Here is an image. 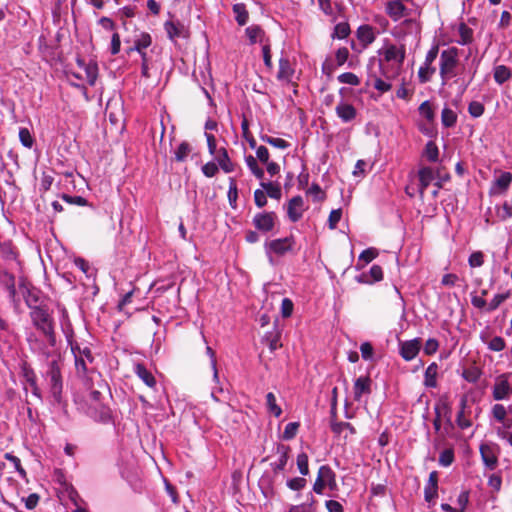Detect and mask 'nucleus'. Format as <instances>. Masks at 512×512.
I'll use <instances>...</instances> for the list:
<instances>
[{
    "label": "nucleus",
    "instance_id": "nucleus-1",
    "mask_svg": "<svg viewBox=\"0 0 512 512\" xmlns=\"http://www.w3.org/2000/svg\"><path fill=\"white\" fill-rule=\"evenodd\" d=\"M33 351L37 352L45 359V381L48 385L49 391L55 401L59 402L63 390L62 380V359L61 355L56 351H49L46 347H37V342H30Z\"/></svg>",
    "mask_w": 512,
    "mask_h": 512
},
{
    "label": "nucleus",
    "instance_id": "nucleus-2",
    "mask_svg": "<svg viewBox=\"0 0 512 512\" xmlns=\"http://www.w3.org/2000/svg\"><path fill=\"white\" fill-rule=\"evenodd\" d=\"M379 68L386 79L396 78L403 66L406 48L404 45H396L385 42L379 49Z\"/></svg>",
    "mask_w": 512,
    "mask_h": 512
},
{
    "label": "nucleus",
    "instance_id": "nucleus-3",
    "mask_svg": "<svg viewBox=\"0 0 512 512\" xmlns=\"http://www.w3.org/2000/svg\"><path fill=\"white\" fill-rule=\"evenodd\" d=\"M66 335L67 343L70 346L74 356V364L76 374L81 379H87L89 374L93 372L90 365L93 363L94 357L88 346H83L73 339V332L68 327L63 328Z\"/></svg>",
    "mask_w": 512,
    "mask_h": 512
},
{
    "label": "nucleus",
    "instance_id": "nucleus-4",
    "mask_svg": "<svg viewBox=\"0 0 512 512\" xmlns=\"http://www.w3.org/2000/svg\"><path fill=\"white\" fill-rule=\"evenodd\" d=\"M459 64V50L456 47H449L442 50L439 60V75L442 85L457 76V67Z\"/></svg>",
    "mask_w": 512,
    "mask_h": 512
},
{
    "label": "nucleus",
    "instance_id": "nucleus-5",
    "mask_svg": "<svg viewBox=\"0 0 512 512\" xmlns=\"http://www.w3.org/2000/svg\"><path fill=\"white\" fill-rule=\"evenodd\" d=\"M30 317L33 325L46 336L49 345L54 347L56 343L54 326L48 311L44 307H34L30 311Z\"/></svg>",
    "mask_w": 512,
    "mask_h": 512
},
{
    "label": "nucleus",
    "instance_id": "nucleus-6",
    "mask_svg": "<svg viewBox=\"0 0 512 512\" xmlns=\"http://www.w3.org/2000/svg\"><path fill=\"white\" fill-rule=\"evenodd\" d=\"M295 246V239L293 236L284 238L273 239L264 243V249L266 256L270 264H274L273 256H284L285 254L292 252Z\"/></svg>",
    "mask_w": 512,
    "mask_h": 512
},
{
    "label": "nucleus",
    "instance_id": "nucleus-7",
    "mask_svg": "<svg viewBox=\"0 0 512 512\" xmlns=\"http://www.w3.org/2000/svg\"><path fill=\"white\" fill-rule=\"evenodd\" d=\"M85 414L96 423L116 425L117 416L107 404L96 403L95 405H86Z\"/></svg>",
    "mask_w": 512,
    "mask_h": 512
},
{
    "label": "nucleus",
    "instance_id": "nucleus-8",
    "mask_svg": "<svg viewBox=\"0 0 512 512\" xmlns=\"http://www.w3.org/2000/svg\"><path fill=\"white\" fill-rule=\"evenodd\" d=\"M508 374H501L496 378L492 395L495 400H504L512 395V386L508 381Z\"/></svg>",
    "mask_w": 512,
    "mask_h": 512
},
{
    "label": "nucleus",
    "instance_id": "nucleus-9",
    "mask_svg": "<svg viewBox=\"0 0 512 512\" xmlns=\"http://www.w3.org/2000/svg\"><path fill=\"white\" fill-rule=\"evenodd\" d=\"M277 216L275 212H261L253 217V225L261 232H270L274 229Z\"/></svg>",
    "mask_w": 512,
    "mask_h": 512
},
{
    "label": "nucleus",
    "instance_id": "nucleus-10",
    "mask_svg": "<svg viewBox=\"0 0 512 512\" xmlns=\"http://www.w3.org/2000/svg\"><path fill=\"white\" fill-rule=\"evenodd\" d=\"M460 409L456 416V424L461 430H466L472 426L471 407L468 405L467 396H462L459 403Z\"/></svg>",
    "mask_w": 512,
    "mask_h": 512
},
{
    "label": "nucleus",
    "instance_id": "nucleus-11",
    "mask_svg": "<svg viewBox=\"0 0 512 512\" xmlns=\"http://www.w3.org/2000/svg\"><path fill=\"white\" fill-rule=\"evenodd\" d=\"M371 386L372 380L369 376H360L356 378L353 385L354 400L360 402L363 396L370 395L372 392Z\"/></svg>",
    "mask_w": 512,
    "mask_h": 512
},
{
    "label": "nucleus",
    "instance_id": "nucleus-12",
    "mask_svg": "<svg viewBox=\"0 0 512 512\" xmlns=\"http://www.w3.org/2000/svg\"><path fill=\"white\" fill-rule=\"evenodd\" d=\"M0 285L8 292L10 301L14 304H18L17 290L15 285V276L8 271H0Z\"/></svg>",
    "mask_w": 512,
    "mask_h": 512
},
{
    "label": "nucleus",
    "instance_id": "nucleus-13",
    "mask_svg": "<svg viewBox=\"0 0 512 512\" xmlns=\"http://www.w3.org/2000/svg\"><path fill=\"white\" fill-rule=\"evenodd\" d=\"M512 183V174L510 172H502L491 185L489 194L490 195H502L510 187Z\"/></svg>",
    "mask_w": 512,
    "mask_h": 512
},
{
    "label": "nucleus",
    "instance_id": "nucleus-14",
    "mask_svg": "<svg viewBox=\"0 0 512 512\" xmlns=\"http://www.w3.org/2000/svg\"><path fill=\"white\" fill-rule=\"evenodd\" d=\"M421 341L419 338L400 343V355L405 361L413 360L419 353Z\"/></svg>",
    "mask_w": 512,
    "mask_h": 512
},
{
    "label": "nucleus",
    "instance_id": "nucleus-15",
    "mask_svg": "<svg viewBox=\"0 0 512 512\" xmlns=\"http://www.w3.org/2000/svg\"><path fill=\"white\" fill-rule=\"evenodd\" d=\"M304 201L301 196H294L291 198L287 205V215L290 221L297 222L299 221L304 212Z\"/></svg>",
    "mask_w": 512,
    "mask_h": 512
},
{
    "label": "nucleus",
    "instance_id": "nucleus-16",
    "mask_svg": "<svg viewBox=\"0 0 512 512\" xmlns=\"http://www.w3.org/2000/svg\"><path fill=\"white\" fill-rule=\"evenodd\" d=\"M335 113L343 123H350L357 117L356 108L345 101H340L335 107Z\"/></svg>",
    "mask_w": 512,
    "mask_h": 512
},
{
    "label": "nucleus",
    "instance_id": "nucleus-17",
    "mask_svg": "<svg viewBox=\"0 0 512 512\" xmlns=\"http://www.w3.org/2000/svg\"><path fill=\"white\" fill-rule=\"evenodd\" d=\"M245 35L247 36L250 44L260 43L264 45L269 38L266 36L265 31L261 26L253 24L245 29Z\"/></svg>",
    "mask_w": 512,
    "mask_h": 512
},
{
    "label": "nucleus",
    "instance_id": "nucleus-18",
    "mask_svg": "<svg viewBox=\"0 0 512 512\" xmlns=\"http://www.w3.org/2000/svg\"><path fill=\"white\" fill-rule=\"evenodd\" d=\"M480 340L487 345L488 349L495 352H500L505 349L506 342L500 336H494L490 338L488 331H482L480 333Z\"/></svg>",
    "mask_w": 512,
    "mask_h": 512
},
{
    "label": "nucleus",
    "instance_id": "nucleus-19",
    "mask_svg": "<svg viewBox=\"0 0 512 512\" xmlns=\"http://www.w3.org/2000/svg\"><path fill=\"white\" fill-rule=\"evenodd\" d=\"M134 373L143 381L145 385H147L151 389H155L157 386V381L152 374L151 371H149L144 364L142 363H136L133 367Z\"/></svg>",
    "mask_w": 512,
    "mask_h": 512
},
{
    "label": "nucleus",
    "instance_id": "nucleus-20",
    "mask_svg": "<svg viewBox=\"0 0 512 512\" xmlns=\"http://www.w3.org/2000/svg\"><path fill=\"white\" fill-rule=\"evenodd\" d=\"M438 496V472L432 471L429 474L427 484L424 489V498L427 502L434 501Z\"/></svg>",
    "mask_w": 512,
    "mask_h": 512
},
{
    "label": "nucleus",
    "instance_id": "nucleus-21",
    "mask_svg": "<svg viewBox=\"0 0 512 512\" xmlns=\"http://www.w3.org/2000/svg\"><path fill=\"white\" fill-rule=\"evenodd\" d=\"M289 451H290V448L288 446H285V445L277 446V453H278L279 457L276 461L270 463V466L275 474H277L285 469L288 459H289Z\"/></svg>",
    "mask_w": 512,
    "mask_h": 512
},
{
    "label": "nucleus",
    "instance_id": "nucleus-22",
    "mask_svg": "<svg viewBox=\"0 0 512 512\" xmlns=\"http://www.w3.org/2000/svg\"><path fill=\"white\" fill-rule=\"evenodd\" d=\"M103 390H109V387L104 380H100L97 383V388H90V392L87 396L86 405H95L96 403H103Z\"/></svg>",
    "mask_w": 512,
    "mask_h": 512
},
{
    "label": "nucleus",
    "instance_id": "nucleus-23",
    "mask_svg": "<svg viewBox=\"0 0 512 512\" xmlns=\"http://www.w3.org/2000/svg\"><path fill=\"white\" fill-rule=\"evenodd\" d=\"M386 13L393 21H399L406 15V7L401 1L391 0L386 4Z\"/></svg>",
    "mask_w": 512,
    "mask_h": 512
},
{
    "label": "nucleus",
    "instance_id": "nucleus-24",
    "mask_svg": "<svg viewBox=\"0 0 512 512\" xmlns=\"http://www.w3.org/2000/svg\"><path fill=\"white\" fill-rule=\"evenodd\" d=\"M164 29L167 33L168 38L175 42L177 38L185 37V28L179 21H166L164 23Z\"/></svg>",
    "mask_w": 512,
    "mask_h": 512
},
{
    "label": "nucleus",
    "instance_id": "nucleus-25",
    "mask_svg": "<svg viewBox=\"0 0 512 512\" xmlns=\"http://www.w3.org/2000/svg\"><path fill=\"white\" fill-rule=\"evenodd\" d=\"M439 372V366L436 362H432L428 365L424 372L423 385L426 388H436L438 386L437 377Z\"/></svg>",
    "mask_w": 512,
    "mask_h": 512
},
{
    "label": "nucleus",
    "instance_id": "nucleus-26",
    "mask_svg": "<svg viewBox=\"0 0 512 512\" xmlns=\"http://www.w3.org/2000/svg\"><path fill=\"white\" fill-rule=\"evenodd\" d=\"M214 157L225 173H231L235 170V164L230 160L228 152L224 147L218 149Z\"/></svg>",
    "mask_w": 512,
    "mask_h": 512
},
{
    "label": "nucleus",
    "instance_id": "nucleus-27",
    "mask_svg": "<svg viewBox=\"0 0 512 512\" xmlns=\"http://www.w3.org/2000/svg\"><path fill=\"white\" fill-rule=\"evenodd\" d=\"M480 454L481 458L483 460L484 465L493 470L496 468V465L498 463V458L496 454L494 453V450L489 445L483 444L480 446Z\"/></svg>",
    "mask_w": 512,
    "mask_h": 512
},
{
    "label": "nucleus",
    "instance_id": "nucleus-28",
    "mask_svg": "<svg viewBox=\"0 0 512 512\" xmlns=\"http://www.w3.org/2000/svg\"><path fill=\"white\" fill-rule=\"evenodd\" d=\"M320 478L323 480L325 486H328L330 490L337 488L336 474L328 465L320 466L318 470Z\"/></svg>",
    "mask_w": 512,
    "mask_h": 512
},
{
    "label": "nucleus",
    "instance_id": "nucleus-29",
    "mask_svg": "<svg viewBox=\"0 0 512 512\" xmlns=\"http://www.w3.org/2000/svg\"><path fill=\"white\" fill-rule=\"evenodd\" d=\"M419 177V190L420 193L423 194L424 191L428 188L431 182L434 180L435 175L434 171L431 167H423L418 172Z\"/></svg>",
    "mask_w": 512,
    "mask_h": 512
},
{
    "label": "nucleus",
    "instance_id": "nucleus-30",
    "mask_svg": "<svg viewBox=\"0 0 512 512\" xmlns=\"http://www.w3.org/2000/svg\"><path fill=\"white\" fill-rule=\"evenodd\" d=\"M357 38L364 46H368L374 42L376 34L371 26L361 25L357 29Z\"/></svg>",
    "mask_w": 512,
    "mask_h": 512
},
{
    "label": "nucleus",
    "instance_id": "nucleus-31",
    "mask_svg": "<svg viewBox=\"0 0 512 512\" xmlns=\"http://www.w3.org/2000/svg\"><path fill=\"white\" fill-rule=\"evenodd\" d=\"M294 74V69L288 58L281 57L279 60V70L277 77L279 80H290Z\"/></svg>",
    "mask_w": 512,
    "mask_h": 512
},
{
    "label": "nucleus",
    "instance_id": "nucleus-32",
    "mask_svg": "<svg viewBox=\"0 0 512 512\" xmlns=\"http://www.w3.org/2000/svg\"><path fill=\"white\" fill-rule=\"evenodd\" d=\"M512 76L510 68L505 65H497L493 69V77L497 84L502 85Z\"/></svg>",
    "mask_w": 512,
    "mask_h": 512
},
{
    "label": "nucleus",
    "instance_id": "nucleus-33",
    "mask_svg": "<svg viewBox=\"0 0 512 512\" xmlns=\"http://www.w3.org/2000/svg\"><path fill=\"white\" fill-rule=\"evenodd\" d=\"M79 66L84 68L85 79L89 85L93 86L98 76V67L95 63L85 64L84 61L78 60Z\"/></svg>",
    "mask_w": 512,
    "mask_h": 512
},
{
    "label": "nucleus",
    "instance_id": "nucleus-34",
    "mask_svg": "<svg viewBox=\"0 0 512 512\" xmlns=\"http://www.w3.org/2000/svg\"><path fill=\"white\" fill-rule=\"evenodd\" d=\"M457 113L449 107H444L441 112V123L445 128H452L457 123Z\"/></svg>",
    "mask_w": 512,
    "mask_h": 512
},
{
    "label": "nucleus",
    "instance_id": "nucleus-35",
    "mask_svg": "<svg viewBox=\"0 0 512 512\" xmlns=\"http://www.w3.org/2000/svg\"><path fill=\"white\" fill-rule=\"evenodd\" d=\"M458 34L457 43L460 45H468L473 41V30L463 22L458 26Z\"/></svg>",
    "mask_w": 512,
    "mask_h": 512
},
{
    "label": "nucleus",
    "instance_id": "nucleus-36",
    "mask_svg": "<svg viewBox=\"0 0 512 512\" xmlns=\"http://www.w3.org/2000/svg\"><path fill=\"white\" fill-rule=\"evenodd\" d=\"M233 13L235 15V20L240 26H244L249 19V13L246 9L245 4L237 3L233 5Z\"/></svg>",
    "mask_w": 512,
    "mask_h": 512
},
{
    "label": "nucleus",
    "instance_id": "nucleus-37",
    "mask_svg": "<svg viewBox=\"0 0 512 512\" xmlns=\"http://www.w3.org/2000/svg\"><path fill=\"white\" fill-rule=\"evenodd\" d=\"M260 186L265 191L266 195L272 199L279 200L282 196L281 187L275 182H260Z\"/></svg>",
    "mask_w": 512,
    "mask_h": 512
},
{
    "label": "nucleus",
    "instance_id": "nucleus-38",
    "mask_svg": "<svg viewBox=\"0 0 512 512\" xmlns=\"http://www.w3.org/2000/svg\"><path fill=\"white\" fill-rule=\"evenodd\" d=\"M319 9L328 17L331 18L332 21H336L337 19V4H333L332 0H317Z\"/></svg>",
    "mask_w": 512,
    "mask_h": 512
},
{
    "label": "nucleus",
    "instance_id": "nucleus-39",
    "mask_svg": "<svg viewBox=\"0 0 512 512\" xmlns=\"http://www.w3.org/2000/svg\"><path fill=\"white\" fill-rule=\"evenodd\" d=\"M315 503L316 500L312 493L308 495L307 502L302 503L300 505H294L290 508L289 512H315Z\"/></svg>",
    "mask_w": 512,
    "mask_h": 512
},
{
    "label": "nucleus",
    "instance_id": "nucleus-40",
    "mask_svg": "<svg viewBox=\"0 0 512 512\" xmlns=\"http://www.w3.org/2000/svg\"><path fill=\"white\" fill-rule=\"evenodd\" d=\"M245 163L251 173L257 178L262 180L264 178V170L258 166L257 159L252 155L245 156Z\"/></svg>",
    "mask_w": 512,
    "mask_h": 512
},
{
    "label": "nucleus",
    "instance_id": "nucleus-41",
    "mask_svg": "<svg viewBox=\"0 0 512 512\" xmlns=\"http://www.w3.org/2000/svg\"><path fill=\"white\" fill-rule=\"evenodd\" d=\"M423 156L429 162H437L439 158V149L434 141H428L425 145Z\"/></svg>",
    "mask_w": 512,
    "mask_h": 512
},
{
    "label": "nucleus",
    "instance_id": "nucleus-42",
    "mask_svg": "<svg viewBox=\"0 0 512 512\" xmlns=\"http://www.w3.org/2000/svg\"><path fill=\"white\" fill-rule=\"evenodd\" d=\"M134 42L136 52H141V50H146L152 44V38L149 33L141 32L139 35H136Z\"/></svg>",
    "mask_w": 512,
    "mask_h": 512
},
{
    "label": "nucleus",
    "instance_id": "nucleus-43",
    "mask_svg": "<svg viewBox=\"0 0 512 512\" xmlns=\"http://www.w3.org/2000/svg\"><path fill=\"white\" fill-rule=\"evenodd\" d=\"M260 139L263 142L268 143L269 145H271L275 148H278V149L285 150L290 147V144L282 138H276V137H271L267 134H262V135H260Z\"/></svg>",
    "mask_w": 512,
    "mask_h": 512
},
{
    "label": "nucleus",
    "instance_id": "nucleus-44",
    "mask_svg": "<svg viewBox=\"0 0 512 512\" xmlns=\"http://www.w3.org/2000/svg\"><path fill=\"white\" fill-rule=\"evenodd\" d=\"M228 201L231 206V208L236 209L237 208V199H238V188L235 178L230 177L229 178V189H228Z\"/></svg>",
    "mask_w": 512,
    "mask_h": 512
},
{
    "label": "nucleus",
    "instance_id": "nucleus-45",
    "mask_svg": "<svg viewBox=\"0 0 512 512\" xmlns=\"http://www.w3.org/2000/svg\"><path fill=\"white\" fill-rule=\"evenodd\" d=\"M418 110L420 115L423 116L428 123H433L435 119V112L430 101L426 100L422 102Z\"/></svg>",
    "mask_w": 512,
    "mask_h": 512
},
{
    "label": "nucleus",
    "instance_id": "nucleus-46",
    "mask_svg": "<svg viewBox=\"0 0 512 512\" xmlns=\"http://www.w3.org/2000/svg\"><path fill=\"white\" fill-rule=\"evenodd\" d=\"M495 211L501 221H506L512 217V203L505 201L501 206L496 205Z\"/></svg>",
    "mask_w": 512,
    "mask_h": 512
},
{
    "label": "nucleus",
    "instance_id": "nucleus-47",
    "mask_svg": "<svg viewBox=\"0 0 512 512\" xmlns=\"http://www.w3.org/2000/svg\"><path fill=\"white\" fill-rule=\"evenodd\" d=\"M481 370L478 367L472 366L466 368L462 372V377L469 383H477L481 377Z\"/></svg>",
    "mask_w": 512,
    "mask_h": 512
},
{
    "label": "nucleus",
    "instance_id": "nucleus-48",
    "mask_svg": "<svg viewBox=\"0 0 512 512\" xmlns=\"http://www.w3.org/2000/svg\"><path fill=\"white\" fill-rule=\"evenodd\" d=\"M436 69L432 65L424 64L418 70V79L421 84L427 83L431 80L432 75Z\"/></svg>",
    "mask_w": 512,
    "mask_h": 512
},
{
    "label": "nucleus",
    "instance_id": "nucleus-49",
    "mask_svg": "<svg viewBox=\"0 0 512 512\" xmlns=\"http://www.w3.org/2000/svg\"><path fill=\"white\" fill-rule=\"evenodd\" d=\"M266 406L269 413L273 414L275 417H279L282 414V409L277 405L276 397L272 392L266 395Z\"/></svg>",
    "mask_w": 512,
    "mask_h": 512
},
{
    "label": "nucleus",
    "instance_id": "nucleus-50",
    "mask_svg": "<svg viewBox=\"0 0 512 512\" xmlns=\"http://www.w3.org/2000/svg\"><path fill=\"white\" fill-rule=\"evenodd\" d=\"M331 430L335 434H341L344 431H348L351 435L356 433L354 426L349 422H332Z\"/></svg>",
    "mask_w": 512,
    "mask_h": 512
},
{
    "label": "nucleus",
    "instance_id": "nucleus-51",
    "mask_svg": "<svg viewBox=\"0 0 512 512\" xmlns=\"http://www.w3.org/2000/svg\"><path fill=\"white\" fill-rule=\"evenodd\" d=\"M191 146L188 142L183 141L175 151V159L178 162H184L191 152Z\"/></svg>",
    "mask_w": 512,
    "mask_h": 512
},
{
    "label": "nucleus",
    "instance_id": "nucleus-52",
    "mask_svg": "<svg viewBox=\"0 0 512 512\" xmlns=\"http://www.w3.org/2000/svg\"><path fill=\"white\" fill-rule=\"evenodd\" d=\"M454 458V450L452 448H447L439 455V465L442 467H449L454 462Z\"/></svg>",
    "mask_w": 512,
    "mask_h": 512
},
{
    "label": "nucleus",
    "instance_id": "nucleus-53",
    "mask_svg": "<svg viewBox=\"0 0 512 512\" xmlns=\"http://www.w3.org/2000/svg\"><path fill=\"white\" fill-rule=\"evenodd\" d=\"M350 34V26L347 22H340L335 25L332 36L338 39H345Z\"/></svg>",
    "mask_w": 512,
    "mask_h": 512
},
{
    "label": "nucleus",
    "instance_id": "nucleus-54",
    "mask_svg": "<svg viewBox=\"0 0 512 512\" xmlns=\"http://www.w3.org/2000/svg\"><path fill=\"white\" fill-rule=\"evenodd\" d=\"M296 463L300 474L307 476L309 474L308 455L304 452L299 453Z\"/></svg>",
    "mask_w": 512,
    "mask_h": 512
},
{
    "label": "nucleus",
    "instance_id": "nucleus-55",
    "mask_svg": "<svg viewBox=\"0 0 512 512\" xmlns=\"http://www.w3.org/2000/svg\"><path fill=\"white\" fill-rule=\"evenodd\" d=\"M485 107L479 101H471L468 104V113L473 118H479L484 114Z\"/></svg>",
    "mask_w": 512,
    "mask_h": 512
},
{
    "label": "nucleus",
    "instance_id": "nucleus-56",
    "mask_svg": "<svg viewBox=\"0 0 512 512\" xmlns=\"http://www.w3.org/2000/svg\"><path fill=\"white\" fill-rule=\"evenodd\" d=\"M286 485L289 489L293 491H300L306 487L307 480L303 477H294L288 479Z\"/></svg>",
    "mask_w": 512,
    "mask_h": 512
},
{
    "label": "nucleus",
    "instance_id": "nucleus-57",
    "mask_svg": "<svg viewBox=\"0 0 512 512\" xmlns=\"http://www.w3.org/2000/svg\"><path fill=\"white\" fill-rule=\"evenodd\" d=\"M19 140L24 147L29 148V149L32 148V146L34 144V138L27 128H20Z\"/></svg>",
    "mask_w": 512,
    "mask_h": 512
},
{
    "label": "nucleus",
    "instance_id": "nucleus-58",
    "mask_svg": "<svg viewBox=\"0 0 512 512\" xmlns=\"http://www.w3.org/2000/svg\"><path fill=\"white\" fill-rule=\"evenodd\" d=\"M337 79L340 83L349 84L352 86H357L360 84V79L352 72L342 73L337 77Z\"/></svg>",
    "mask_w": 512,
    "mask_h": 512
},
{
    "label": "nucleus",
    "instance_id": "nucleus-59",
    "mask_svg": "<svg viewBox=\"0 0 512 512\" xmlns=\"http://www.w3.org/2000/svg\"><path fill=\"white\" fill-rule=\"evenodd\" d=\"M307 194L312 197L314 202L323 201L325 198V193L317 183H313L311 185V187L307 190Z\"/></svg>",
    "mask_w": 512,
    "mask_h": 512
},
{
    "label": "nucleus",
    "instance_id": "nucleus-60",
    "mask_svg": "<svg viewBox=\"0 0 512 512\" xmlns=\"http://www.w3.org/2000/svg\"><path fill=\"white\" fill-rule=\"evenodd\" d=\"M377 256H378L377 249L370 247L361 252V254L359 255L358 261L363 262L364 264H368L372 260H374Z\"/></svg>",
    "mask_w": 512,
    "mask_h": 512
},
{
    "label": "nucleus",
    "instance_id": "nucleus-61",
    "mask_svg": "<svg viewBox=\"0 0 512 512\" xmlns=\"http://www.w3.org/2000/svg\"><path fill=\"white\" fill-rule=\"evenodd\" d=\"M0 253L6 260H15L17 255L10 242H5L0 245Z\"/></svg>",
    "mask_w": 512,
    "mask_h": 512
},
{
    "label": "nucleus",
    "instance_id": "nucleus-62",
    "mask_svg": "<svg viewBox=\"0 0 512 512\" xmlns=\"http://www.w3.org/2000/svg\"><path fill=\"white\" fill-rule=\"evenodd\" d=\"M298 428H299V423L298 422H290L288 423L286 426H285V429L283 431V434H282V438L284 440H291L293 439L297 432H298Z\"/></svg>",
    "mask_w": 512,
    "mask_h": 512
},
{
    "label": "nucleus",
    "instance_id": "nucleus-63",
    "mask_svg": "<svg viewBox=\"0 0 512 512\" xmlns=\"http://www.w3.org/2000/svg\"><path fill=\"white\" fill-rule=\"evenodd\" d=\"M509 298V293L496 294L488 304V311L496 310L506 299Z\"/></svg>",
    "mask_w": 512,
    "mask_h": 512
},
{
    "label": "nucleus",
    "instance_id": "nucleus-64",
    "mask_svg": "<svg viewBox=\"0 0 512 512\" xmlns=\"http://www.w3.org/2000/svg\"><path fill=\"white\" fill-rule=\"evenodd\" d=\"M470 267H481L484 263V254L481 251L473 252L468 259Z\"/></svg>",
    "mask_w": 512,
    "mask_h": 512
}]
</instances>
